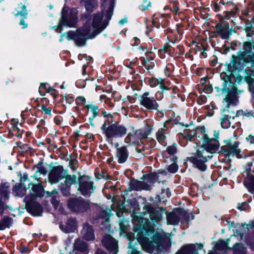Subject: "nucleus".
<instances>
[{"mask_svg": "<svg viewBox=\"0 0 254 254\" xmlns=\"http://www.w3.org/2000/svg\"><path fill=\"white\" fill-rule=\"evenodd\" d=\"M201 244H187L183 246L178 252V254H198V251L202 249Z\"/></svg>", "mask_w": 254, "mask_h": 254, "instance_id": "nucleus-16", "label": "nucleus"}, {"mask_svg": "<svg viewBox=\"0 0 254 254\" xmlns=\"http://www.w3.org/2000/svg\"><path fill=\"white\" fill-rule=\"evenodd\" d=\"M67 173L62 166L54 167L48 175L49 181L52 184H57L64 178Z\"/></svg>", "mask_w": 254, "mask_h": 254, "instance_id": "nucleus-12", "label": "nucleus"}, {"mask_svg": "<svg viewBox=\"0 0 254 254\" xmlns=\"http://www.w3.org/2000/svg\"><path fill=\"white\" fill-rule=\"evenodd\" d=\"M81 235L83 239L86 241H93L95 239L94 231L92 226L88 223L83 224Z\"/></svg>", "mask_w": 254, "mask_h": 254, "instance_id": "nucleus-19", "label": "nucleus"}, {"mask_svg": "<svg viewBox=\"0 0 254 254\" xmlns=\"http://www.w3.org/2000/svg\"><path fill=\"white\" fill-rule=\"evenodd\" d=\"M234 58L233 66L236 69L242 70L247 64H251V66L254 67V52L253 51V43L250 42H244L242 48L238 52L237 56H233Z\"/></svg>", "mask_w": 254, "mask_h": 254, "instance_id": "nucleus-4", "label": "nucleus"}, {"mask_svg": "<svg viewBox=\"0 0 254 254\" xmlns=\"http://www.w3.org/2000/svg\"><path fill=\"white\" fill-rule=\"evenodd\" d=\"M102 115L104 116V118H106L105 121H108L109 120L113 121V116L110 114H107L106 111H102Z\"/></svg>", "mask_w": 254, "mask_h": 254, "instance_id": "nucleus-49", "label": "nucleus"}, {"mask_svg": "<svg viewBox=\"0 0 254 254\" xmlns=\"http://www.w3.org/2000/svg\"><path fill=\"white\" fill-rule=\"evenodd\" d=\"M26 202V207L28 211L34 216H40L42 213V209L40 203L35 201V199L27 196L24 198Z\"/></svg>", "mask_w": 254, "mask_h": 254, "instance_id": "nucleus-13", "label": "nucleus"}, {"mask_svg": "<svg viewBox=\"0 0 254 254\" xmlns=\"http://www.w3.org/2000/svg\"><path fill=\"white\" fill-rule=\"evenodd\" d=\"M142 224L134 227L135 232H137L136 239L142 248L150 253L154 254H161L163 251L166 249L165 244V239L159 234L155 233L151 240L149 241L146 236H149V233L154 231V227L147 220H142Z\"/></svg>", "mask_w": 254, "mask_h": 254, "instance_id": "nucleus-2", "label": "nucleus"}, {"mask_svg": "<svg viewBox=\"0 0 254 254\" xmlns=\"http://www.w3.org/2000/svg\"><path fill=\"white\" fill-rule=\"evenodd\" d=\"M166 151L171 156V159H173V157H175L174 154L177 151L176 144H173L172 145L169 146L167 148Z\"/></svg>", "mask_w": 254, "mask_h": 254, "instance_id": "nucleus-40", "label": "nucleus"}, {"mask_svg": "<svg viewBox=\"0 0 254 254\" xmlns=\"http://www.w3.org/2000/svg\"><path fill=\"white\" fill-rule=\"evenodd\" d=\"M162 194H165L166 196L168 198L171 196V192H170L169 189H167L166 191L165 190H162Z\"/></svg>", "mask_w": 254, "mask_h": 254, "instance_id": "nucleus-59", "label": "nucleus"}, {"mask_svg": "<svg viewBox=\"0 0 254 254\" xmlns=\"http://www.w3.org/2000/svg\"><path fill=\"white\" fill-rule=\"evenodd\" d=\"M231 123L228 118V115H224L221 118V125L223 128H228L230 126Z\"/></svg>", "mask_w": 254, "mask_h": 254, "instance_id": "nucleus-38", "label": "nucleus"}, {"mask_svg": "<svg viewBox=\"0 0 254 254\" xmlns=\"http://www.w3.org/2000/svg\"><path fill=\"white\" fill-rule=\"evenodd\" d=\"M103 245L109 251L116 254L118 252L117 241L109 235L105 236L102 240Z\"/></svg>", "mask_w": 254, "mask_h": 254, "instance_id": "nucleus-17", "label": "nucleus"}, {"mask_svg": "<svg viewBox=\"0 0 254 254\" xmlns=\"http://www.w3.org/2000/svg\"><path fill=\"white\" fill-rule=\"evenodd\" d=\"M76 226V222L74 219H69L65 225L61 224L60 229L65 233H70L74 231Z\"/></svg>", "mask_w": 254, "mask_h": 254, "instance_id": "nucleus-23", "label": "nucleus"}, {"mask_svg": "<svg viewBox=\"0 0 254 254\" xmlns=\"http://www.w3.org/2000/svg\"><path fill=\"white\" fill-rule=\"evenodd\" d=\"M151 6V2L147 0H143V2L141 4L142 9L143 10L147 9Z\"/></svg>", "mask_w": 254, "mask_h": 254, "instance_id": "nucleus-48", "label": "nucleus"}, {"mask_svg": "<svg viewBox=\"0 0 254 254\" xmlns=\"http://www.w3.org/2000/svg\"><path fill=\"white\" fill-rule=\"evenodd\" d=\"M149 150L147 147H145L142 145H139L135 148L136 154H135V156L137 158H141L148 153Z\"/></svg>", "mask_w": 254, "mask_h": 254, "instance_id": "nucleus-29", "label": "nucleus"}, {"mask_svg": "<svg viewBox=\"0 0 254 254\" xmlns=\"http://www.w3.org/2000/svg\"><path fill=\"white\" fill-rule=\"evenodd\" d=\"M203 146L199 148L195 155L190 158V161L196 168L201 171L207 169L205 163L211 158V154L216 152L219 147L218 141L216 138H209L206 134H203Z\"/></svg>", "mask_w": 254, "mask_h": 254, "instance_id": "nucleus-3", "label": "nucleus"}, {"mask_svg": "<svg viewBox=\"0 0 254 254\" xmlns=\"http://www.w3.org/2000/svg\"><path fill=\"white\" fill-rule=\"evenodd\" d=\"M144 209L149 214V217L152 220L158 222L162 219V212L161 208H154L150 204H148L144 206Z\"/></svg>", "mask_w": 254, "mask_h": 254, "instance_id": "nucleus-15", "label": "nucleus"}, {"mask_svg": "<svg viewBox=\"0 0 254 254\" xmlns=\"http://www.w3.org/2000/svg\"><path fill=\"white\" fill-rule=\"evenodd\" d=\"M101 128L103 133L109 141H112L114 139L121 138L126 134L127 128L123 125L111 120L105 121Z\"/></svg>", "mask_w": 254, "mask_h": 254, "instance_id": "nucleus-5", "label": "nucleus"}, {"mask_svg": "<svg viewBox=\"0 0 254 254\" xmlns=\"http://www.w3.org/2000/svg\"><path fill=\"white\" fill-rule=\"evenodd\" d=\"M245 242L247 245L250 246L252 248H254V232L249 235L246 239Z\"/></svg>", "mask_w": 254, "mask_h": 254, "instance_id": "nucleus-43", "label": "nucleus"}, {"mask_svg": "<svg viewBox=\"0 0 254 254\" xmlns=\"http://www.w3.org/2000/svg\"><path fill=\"white\" fill-rule=\"evenodd\" d=\"M12 224V219L7 217H4L0 221V230H4L9 227Z\"/></svg>", "mask_w": 254, "mask_h": 254, "instance_id": "nucleus-35", "label": "nucleus"}, {"mask_svg": "<svg viewBox=\"0 0 254 254\" xmlns=\"http://www.w3.org/2000/svg\"><path fill=\"white\" fill-rule=\"evenodd\" d=\"M64 178L65 179L64 184L65 186H66L67 187H70V186L74 184L76 180V177L75 175H68L67 173L64 177Z\"/></svg>", "mask_w": 254, "mask_h": 254, "instance_id": "nucleus-34", "label": "nucleus"}, {"mask_svg": "<svg viewBox=\"0 0 254 254\" xmlns=\"http://www.w3.org/2000/svg\"><path fill=\"white\" fill-rule=\"evenodd\" d=\"M155 99H156V102L160 101L163 98V96L161 92H158L154 97Z\"/></svg>", "mask_w": 254, "mask_h": 254, "instance_id": "nucleus-54", "label": "nucleus"}, {"mask_svg": "<svg viewBox=\"0 0 254 254\" xmlns=\"http://www.w3.org/2000/svg\"><path fill=\"white\" fill-rule=\"evenodd\" d=\"M239 142L235 141L233 143H229L227 145L222 147V150L226 154L230 155H236L238 157H241L240 155V149L239 148Z\"/></svg>", "mask_w": 254, "mask_h": 254, "instance_id": "nucleus-18", "label": "nucleus"}, {"mask_svg": "<svg viewBox=\"0 0 254 254\" xmlns=\"http://www.w3.org/2000/svg\"><path fill=\"white\" fill-rule=\"evenodd\" d=\"M167 127L165 125H164L163 127L160 128L156 132V139L158 141L164 146L166 145V138H167Z\"/></svg>", "mask_w": 254, "mask_h": 254, "instance_id": "nucleus-22", "label": "nucleus"}, {"mask_svg": "<svg viewBox=\"0 0 254 254\" xmlns=\"http://www.w3.org/2000/svg\"><path fill=\"white\" fill-rule=\"evenodd\" d=\"M116 157L119 163H123L125 162L128 157V152L127 148L125 146H122L117 148Z\"/></svg>", "mask_w": 254, "mask_h": 254, "instance_id": "nucleus-21", "label": "nucleus"}, {"mask_svg": "<svg viewBox=\"0 0 254 254\" xmlns=\"http://www.w3.org/2000/svg\"><path fill=\"white\" fill-rule=\"evenodd\" d=\"M139 100L140 105L148 110H158L159 106L156 102V99H155L154 97L150 96L149 92H145L140 95Z\"/></svg>", "mask_w": 254, "mask_h": 254, "instance_id": "nucleus-11", "label": "nucleus"}, {"mask_svg": "<svg viewBox=\"0 0 254 254\" xmlns=\"http://www.w3.org/2000/svg\"><path fill=\"white\" fill-rule=\"evenodd\" d=\"M26 190V188L21 184L15 185L13 188V192L19 196H22L25 193Z\"/></svg>", "mask_w": 254, "mask_h": 254, "instance_id": "nucleus-31", "label": "nucleus"}, {"mask_svg": "<svg viewBox=\"0 0 254 254\" xmlns=\"http://www.w3.org/2000/svg\"><path fill=\"white\" fill-rule=\"evenodd\" d=\"M19 24L21 26H22V28H25L27 27V24L25 23V21L24 19H21L19 22Z\"/></svg>", "mask_w": 254, "mask_h": 254, "instance_id": "nucleus-62", "label": "nucleus"}, {"mask_svg": "<svg viewBox=\"0 0 254 254\" xmlns=\"http://www.w3.org/2000/svg\"><path fill=\"white\" fill-rule=\"evenodd\" d=\"M41 109L43 112H44L45 113L48 115H50L51 113V108H47L45 105L42 106Z\"/></svg>", "mask_w": 254, "mask_h": 254, "instance_id": "nucleus-55", "label": "nucleus"}, {"mask_svg": "<svg viewBox=\"0 0 254 254\" xmlns=\"http://www.w3.org/2000/svg\"><path fill=\"white\" fill-rule=\"evenodd\" d=\"M196 131L195 130H190V132L187 129L185 131V134L180 133L179 134L180 138L185 139L187 140H191L193 136L195 134Z\"/></svg>", "mask_w": 254, "mask_h": 254, "instance_id": "nucleus-36", "label": "nucleus"}, {"mask_svg": "<svg viewBox=\"0 0 254 254\" xmlns=\"http://www.w3.org/2000/svg\"><path fill=\"white\" fill-rule=\"evenodd\" d=\"M114 5V0H101L102 12L94 13L89 18H84L83 15L82 26L76 32L70 31L63 34L60 41L64 37L68 40H73L78 46L85 45L87 39H93L107 27L113 14Z\"/></svg>", "mask_w": 254, "mask_h": 254, "instance_id": "nucleus-1", "label": "nucleus"}, {"mask_svg": "<svg viewBox=\"0 0 254 254\" xmlns=\"http://www.w3.org/2000/svg\"><path fill=\"white\" fill-rule=\"evenodd\" d=\"M139 252L135 249H132L131 252L129 251L127 254H139Z\"/></svg>", "mask_w": 254, "mask_h": 254, "instance_id": "nucleus-64", "label": "nucleus"}, {"mask_svg": "<svg viewBox=\"0 0 254 254\" xmlns=\"http://www.w3.org/2000/svg\"><path fill=\"white\" fill-rule=\"evenodd\" d=\"M246 140L248 142H249L250 144H254V136L251 134H250L246 137Z\"/></svg>", "mask_w": 254, "mask_h": 254, "instance_id": "nucleus-56", "label": "nucleus"}, {"mask_svg": "<svg viewBox=\"0 0 254 254\" xmlns=\"http://www.w3.org/2000/svg\"><path fill=\"white\" fill-rule=\"evenodd\" d=\"M177 159V158L176 157H173V159H171L173 161V163L170 165L168 168L167 169L171 173H176L178 169V166L177 164L176 163V160Z\"/></svg>", "mask_w": 254, "mask_h": 254, "instance_id": "nucleus-37", "label": "nucleus"}, {"mask_svg": "<svg viewBox=\"0 0 254 254\" xmlns=\"http://www.w3.org/2000/svg\"><path fill=\"white\" fill-rule=\"evenodd\" d=\"M248 205L247 203L244 202V203H242L241 204H240V205H239L238 208L240 210L242 211V210H246L247 208H248Z\"/></svg>", "mask_w": 254, "mask_h": 254, "instance_id": "nucleus-53", "label": "nucleus"}, {"mask_svg": "<svg viewBox=\"0 0 254 254\" xmlns=\"http://www.w3.org/2000/svg\"><path fill=\"white\" fill-rule=\"evenodd\" d=\"M51 202L53 203V204L55 207H57L58 206V205L59 204V202L54 198H52Z\"/></svg>", "mask_w": 254, "mask_h": 254, "instance_id": "nucleus-63", "label": "nucleus"}, {"mask_svg": "<svg viewBox=\"0 0 254 254\" xmlns=\"http://www.w3.org/2000/svg\"><path fill=\"white\" fill-rule=\"evenodd\" d=\"M67 205L71 211L78 213L85 212L89 208V202L82 198H70Z\"/></svg>", "mask_w": 254, "mask_h": 254, "instance_id": "nucleus-10", "label": "nucleus"}, {"mask_svg": "<svg viewBox=\"0 0 254 254\" xmlns=\"http://www.w3.org/2000/svg\"><path fill=\"white\" fill-rule=\"evenodd\" d=\"M86 107L88 109L90 110V112L92 114V119H94L95 117H96L98 115V107L96 106L93 105H88L86 106Z\"/></svg>", "mask_w": 254, "mask_h": 254, "instance_id": "nucleus-39", "label": "nucleus"}, {"mask_svg": "<svg viewBox=\"0 0 254 254\" xmlns=\"http://www.w3.org/2000/svg\"><path fill=\"white\" fill-rule=\"evenodd\" d=\"M237 11V9H236L235 11H227L226 14V18L228 19L230 18L231 16H234L236 12Z\"/></svg>", "mask_w": 254, "mask_h": 254, "instance_id": "nucleus-52", "label": "nucleus"}, {"mask_svg": "<svg viewBox=\"0 0 254 254\" xmlns=\"http://www.w3.org/2000/svg\"><path fill=\"white\" fill-rule=\"evenodd\" d=\"M168 222L172 225L178 224L180 221V217L176 213L171 212L167 215Z\"/></svg>", "mask_w": 254, "mask_h": 254, "instance_id": "nucleus-30", "label": "nucleus"}, {"mask_svg": "<svg viewBox=\"0 0 254 254\" xmlns=\"http://www.w3.org/2000/svg\"><path fill=\"white\" fill-rule=\"evenodd\" d=\"M60 187L61 188V191L64 195L67 196L68 195L69 193V188L70 187H67L63 184H61L60 185Z\"/></svg>", "mask_w": 254, "mask_h": 254, "instance_id": "nucleus-45", "label": "nucleus"}, {"mask_svg": "<svg viewBox=\"0 0 254 254\" xmlns=\"http://www.w3.org/2000/svg\"><path fill=\"white\" fill-rule=\"evenodd\" d=\"M249 89L251 92L254 93V80L252 79L249 81Z\"/></svg>", "mask_w": 254, "mask_h": 254, "instance_id": "nucleus-51", "label": "nucleus"}, {"mask_svg": "<svg viewBox=\"0 0 254 254\" xmlns=\"http://www.w3.org/2000/svg\"><path fill=\"white\" fill-rule=\"evenodd\" d=\"M163 81L164 80L162 78L156 79L154 78H152L149 79V83L151 87H154L157 85L159 84H160V87L162 88L163 85H162V83H163Z\"/></svg>", "mask_w": 254, "mask_h": 254, "instance_id": "nucleus-41", "label": "nucleus"}, {"mask_svg": "<svg viewBox=\"0 0 254 254\" xmlns=\"http://www.w3.org/2000/svg\"><path fill=\"white\" fill-rule=\"evenodd\" d=\"M76 162L75 161H70L69 163V166L73 171H75L76 169Z\"/></svg>", "mask_w": 254, "mask_h": 254, "instance_id": "nucleus-57", "label": "nucleus"}, {"mask_svg": "<svg viewBox=\"0 0 254 254\" xmlns=\"http://www.w3.org/2000/svg\"><path fill=\"white\" fill-rule=\"evenodd\" d=\"M229 241V240H227V242L223 240L219 241L214 246V250L215 252H210L208 254H218L217 251L225 252L226 250L228 249V243Z\"/></svg>", "mask_w": 254, "mask_h": 254, "instance_id": "nucleus-25", "label": "nucleus"}, {"mask_svg": "<svg viewBox=\"0 0 254 254\" xmlns=\"http://www.w3.org/2000/svg\"><path fill=\"white\" fill-rule=\"evenodd\" d=\"M244 115L245 116H247V117H250L251 116V115H252V114L250 112H249V111H243V110H239L237 112V116H239V115Z\"/></svg>", "mask_w": 254, "mask_h": 254, "instance_id": "nucleus-50", "label": "nucleus"}, {"mask_svg": "<svg viewBox=\"0 0 254 254\" xmlns=\"http://www.w3.org/2000/svg\"><path fill=\"white\" fill-rule=\"evenodd\" d=\"M31 195L30 198L35 199L37 197H43L44 195L45 191L41 184L33 185L32 188Z\"/></svg>", "mask_w": 254, "mask_h": 254, "instance_id": "nucleus-24", "label": "nucleus"}, {"mask_svg": "<svg viewBox=\"0 0 254 254\" xmlns=\"http://www.w3.org/2000/svg\"><path fill=\"white\" fill-rule=\"evenodd\" d=\"M80 3L82 6L85 7L88 13L93 12L98 5L97 0H81Z\"/></svg>", "mask_w": 254, "mask_h": 254, "instance_id": "nucleus-20", "label": "nucleus"}, {"mask_svg": "<svg viewBox=\"0 0 254 254\" xmlns=\"http://www.w3.org/2000/svg\"><path fill=\"white\" fill-rule=\"evenodd\" d=\"M238 99L237 95L235 93H229L224 99L223 103L225 105L226 107L229 108L230 104H236Z\"/></svg>", "mask_w": 254, "mask_h": 254, "instance_id": "nucleus-26", "label": "nucleus"}, {"mask_svg": "<svg viewBox=\"0 0 254 254\" xmlns=\"http://www.w3.org/2000/svg\"><path fill=\"white\" fill-rule=\"evenodd\" d=\"M177 2L175 1L172 3V5H170V7L166 6L165 7V9L170 8V10L172 12H174L176 14H177L179 11V8L177 6Z\"/></svg>", "mask_w": 254, "mask_h": 254, "instance_id": "nucleus-47", "label": "nucleus"}, {"mask_svg": "<svg viewBox=\"0 0 254 254\" xmlns=\"http://www.w3.org/2000/svg\"><path fill=\"white\" fill-rule=\"evenodd\" d=\"M65 99L66 101V102L68 104H71L73 101V99L72 97H65Z\"/></svg>", "mask_w": 254, "mask_h": 254, "instance_id": "nucleus-61", "label": "nucleus"}, {"mask_svg": "<svg viewBox=\"0 0 254 254\" xmlns=\"http://www.w3.org/2000/svg\"><path fill=\"white\" fill-rule=\"evenodd\" d=\"M77 12L76 9H69L68 7L64 6L62 11V17L59 25L56 31L61 33L63 26L69 27L75 26L77 22Z\"/></svg>", "mask_w": 254, "mask_h": 254, "instance_id": "nucleus-6", "label": "nucleus"}, {"mask_svg": "<svg viewBox=\"0 0 254 254\" xmlns=\"http://www.w3.org/2000/svg\"><path fill=\"white\" fill-rule=\"evenodd\" d=\"M143 64L148 70L152 69L155 65L153 62L150 61L148 59L144 60Z\"/></svg>", "mask_w": 254, "mask_h": 254, "instance_id": "nucleus-44", "label": "nucleus"}, {"mask_svg": "<svg viewBox=\"0 0 254 254\" xmlns=\"http://www.w3.org/2000/svg\"><path fill=\"white\" fill-rule=\"evenodd\" d=\"M253 166L254 169V159L245 167V171L243 173L245 177L244 185L252 192L254 191V169H252Z\"/></svg>", "mask_w": 254, "mask_h": 254, "instance_id": "nucleus-9", "label": "nucleus"}, {"mask_svg": "<svg viewBox=\"0 0 254 254\" xmlns=\"http://www.w3.org/2000/svg\"><path fill=\"white\" fill-rule=\"evenodd\" d=\"M101 217L107 219L109 217V213L106 210H103L102 213L100 214Z\"/></svg>", "mask_w": 254, "mask_h": 254, "instance_id": "nucleus-58", "label": "nucleus"}, {"mask_svg": "<svg viewBox=\"0 0 254 254\" xmlns=\"http://www.w3.org/2000/svg\"><path fill=\"white\" fill-rule=\"evenodd\" d=\"M216 30L217 33L223 39H227L229 37V31L226 28L223 27L221 25L217 24Z\"/></svg>", "mask_w": 254, "mask_h": 254, "instance_id": "nucleus-33", "label": "nucleus"}, {"mask_svg": "<svg viewBox=\"0 0 254 254\" xmlns=\"http://www.w3.org/2000/svg\"><path fill=\"white\" fill-rule=\"evenodd\" d=\"M45 89L48 92H49L50 90H54L51 88H49V89H47L46 87V85L45 84H41L39 89V92L41 96H44L45 95V92L43 91V89Z\"/></svg>", "mask_w": 254, "mask_h": 254, "instance_id": "nucleus-46", "label": "nucleus"}, {"mask_svg": "<svg viewBox=\"0 0 254 254\" xmlns=\"http://www.w3.org/2000/svg\"><path fill=\"white\" fill-rule=\"evenodd\" d=\"M166 175V173L164 172L150 174L147 177V182L137 180H132L130 183V188L133 190L137 191L142 190H149L151 189L152 185L155 182L157 181L160 182V178L163 176H165Z\"/></svg>", "mask_w": 254, "mask_h": 254, "instance_id": "nucleus-7", "label": "nucleus"}, {"mask_svg": "<svg viewBox=\"0 0 254 254\" xmlns=\"http://www.w3.org/2000/svg\"><path fill=\"white\" fill-rule=\"evenodd\" d=\"M233 251V254H247L246 248L241 244H236L234 247Z\"/></svg>", "mask_w": 254, "mask_h": 254, "instance_id": "nucleus-32", "label": "nucleus"}, {"mask_svg": "<svg viewBox=\"0 0 254 254\" xmlns=\"http://www.w3.org/2000/svg\"><path fill=\"white\" fill-rule=\"evenodd\" d=\"M75 248L77 251H79L84 254L87 252V244L81 241L80 239H77L75 241Z\"/></svg>", "mask_w": 254, "mask_h": 254, "instance_id": "nucleus-27", "label": "nucleus"}, {"mask_svg": "<svg viewBox=\"0 0 254 254\" xmlns=\"http://www.w3.org/2000/svg\"><path fill=\"white\" fill-rule=\"evenodd\" d=\"M17 15H19L24 17H25L27 15V11L26 10V6L25 5H23L21 6H18L17 8Z\"/></svg>", "mask_w": 254, "mask_h": 254, "instance_id": "nucleus-42", "label": "nucleus"}, {"mask_svg": "<svg viewBox=\"0 0 254 254\" xmlns=\"http://www.w3.org/2000/svg\"><path fill=\"white\" fill-rule=\"evenodd\" d=\"M9 188L10 186L8 183H4L1 184L0 187V193L1 198H3L4 199H8Z\"/></svg>", "mask_w": 254, "mask_h": 254, "instance_id": "nucleus-28", "label": "nucleus"}, {"mask_svg": "<svg viewBox=\"0 0 254 254\" xmlns=\"http://www.w3.org/2000/svg\"><path fill=\"white\" fill-rule=\"evenodd\" d=\"M148 134V133L143 130H138L135 132L129 133L125 138V141L126 143L130 144H136L138 143L141 139L146 137Z\"/></svg>", "mask_w": 254, "mask_h": 254, "instance_id": "nucleus-14", "label": "nucleus"}, {"mask_svg": "<svg viewBox=\"0 0 254 254\" xmlns=\"http://www.w3.org/2000/svg\"><path fill=\"white\" fill-rule=\"evenodd\" d=\"M171 66V65H168V66H166L165 70V73L168 76H169L170 74V72L169 70L170 69V66Z\"/></svg>", "mask_w": 254, "mask_h": 254, "instance_id": "nucleus-60", "label": "nucleus"}, {"mask_svg": "<svg viewBox=\"0 0 254 254\" xmlns=\"http://www.w3.org/2000/svg\"><path fill=\"white\" fill-rule=\"evenodd\" d=\"M79 187L78 190L84 196H89L95 189L94 183L88 176H82L78 178Z\"/></svg>", "mask_w": 254, "mask_h": 254, "instance_id": "nucleus-8", "label": "nucleus"}]
</instances>
